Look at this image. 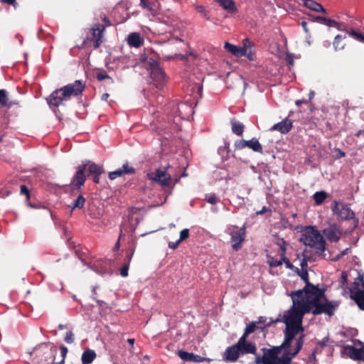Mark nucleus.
Listing matches in <instances>:
<instances>
[{"label": "nucleus", "instance_id": "f257e3e1", "mask_svg": "<svg viewBox=\"0 0 364 364\" xmlns=\"http://www.w3.org/2000/svg\"><path fill=\"white\" fill-rule=\"evenodd\" d=\"M289 296L292 300V306L284 311L280 318L271 320L266 326L272 323L283 322L286 325L284 341L279 346L264 350L265 364H290L292 358L302 348L304 335L301 334L293 344V340L299 333L303 332L302 321L307 313L314 315L325 313L329 316L333 314L336 305L327 301L324 292L306 282L302 289L291 291Z\"/></svg>", "mask_w": 364, "mask_h": 364}, {"label": "nucleus", "instance_id": "f03ea898", "mask_svg": "<svg viewBox=\"0 0 364 364\" xmlns=\"http://www.w3.org/2000/svg\"><path fill=\"white\" fill-rule=\"evenodd\" d=\"M85 84L82 80H76L73 83L68 84L63 87L52 92L48 99L50 105L58 107L63 102L68 101L72 96H77L82 92Z\"/></svg>", "mask_w": 364, "mask_h": 364}, {"label": "nucleus", "instance_id": "7ed1b4c3", "mask_svg": "<svg viewBox=\"0 0 364 364\" xmlns=\"http://www.w3.org/2000/svg\"><path fill=\"white\" fill-rule=\"evenodd\" d=\"M300 241L306 246L314 248L317 253L321 254L326 250L323 235L314 226L306 227L300 236Z\"/></svg>", "mask_w": 364, "mask_h": 364}, {"label": "nucleus", "instance_id": "20e7f679", "mask_svg": "<svg viewBox=\"0 0 364 364\" xmlns=\"http://www.w3.org/2000/svg\"><path fill=\"white\" fill-rule=\"evenodd\" d=\"M228 233L230 235L232 248L238 251L241 247L245 238V228H238L235 225H231L228 228Z\"/></svg>", "mask_w": 364, "mask_h": 364}, {"label": "nucleus", "instance_id": "39448f33", "mask_svg": "<svg viewBox=\"0 0 364 364\" xmlns=\"http://www.w3.org/2000/svg\"><path fill=\"white\" fill-rule=\"evenodd\" d=\"M333 214L342 220L354 219L355 226L358 224V220L355 218L354 212L343 202L334 201L332 206Z\"/></svg>", "mask_w": 364, "mask_h": 364}, {"label": "nucleus", "instance_id": "423d86ee", "mask_svg": "<svg viewBox=\"0 0 364 364\" xmlns=\"http://www.w3.org/2000/svg\"><path fill=\"white\" fill-rule=\"evenodd\" d=\"M350 296L359 308L364 310V281L358 279L354 282V287L350 290Z\"/></svg>", "mask_w": 364, "mask_h": 364}, {"label": "nucleus", "instance_id": "0eeeda50", "mask_svg": "<svg viewBox=\"0 0 364 364\" xmlns=\"http://www.w3.org/2000/svg\"><path fill=\"white\" fill-rule=\"evenodd\" d=\"M150 75L154 80L156 87H161L166 82V76L164 70L161 68L159 63L155 60L149 62Z\"/></svg>", "mask_w": 364, "mask_h": 364}, {"label": "nucleus", "instance_id": "6e6552de", "mask_svg": "<svg viewBox=\"0 0 364 364\" xmlns=\"http://www.w3.org/2000/svg\"><path fill=\"white\" fill-rule=\"evenodd\" d=\"M147 177L150 181L156 182L164 187L168 186L172 179L171 173L163 169H157L154 172L148 173Z\"/></svg>", "mask_w": 364, "mask_h": 364}, {"label": "nucleus", "instance_id": "1a4fd4ad", "mask_svg": "<svg viewBox=\"0 0 364 364\" xmlns=\"http://www.w3.org/2000/svg\"><path fill=\"white\" fill-rule=\"evenodd\" d=\"M344 350L348 355L353 360H364V343L359 341H355L353 346L347 345Z\"/></svg>", "mask_w": 364, "mask_h": 364}, {"label": "nucleus", "instance_id": "9d476101", "mask_svg": "<svg viewBox=\"0 0 364 364\" xmlns=\"http://www.w3.org/2000/svg\"><path fill=\"white\" fill-rule=\"evenodd\" d=\"M242 343L241 341L238 340L237 343L228 347L223 353V360L226 362L231 363L237 361L239 357L242 355L241 351L240 350V346H241Z\"/></svg>", "mask_w": 364, "mask_h": 364}, {"label": "nucleus", "instance_id": "9b49d317", "mask_svg": "<svg viewBox=\"0 0 364 364\" xmlns=\"http://www.w3.org/2000/svg\"><path fill=\"white\" fill-rule=\"evenodd\" d=\"M326 238L331 242H336L339 240L341 231L336 226H330L323 231Z\"/></svg>", "mask_w": 364, "mask_h": 364}, {"label": "nucleus", "instance_id": "f8f14e48", "mask_svg": "<svg viewBox=\"0 0 364 364\" xmlns=\"http://www.w3.org/2000/svg\"><path fill=\"white\" fill-rule=\"evenodd\" d=\"M135 169L134 167L131 166L128 163L123 164L122 167L112 171L109 173V178L111 180L116 179L118 177H121L124 174H132L134 173Z\"/></svg>", "mask_w": 364, "mask_h": 364}, {"label": "nucleus", "instance_id": "ddd939ff", "mask_svg": "<svg viewBox=\"0 0 364 364\" xmlns=\"http://www.w3.org/2000/svg\"><path fill=\"white\" fill-rule=\"evenodd\" d=\"M292 128V122L290 119H285L282 122L275 124L270 128V131H278L281 134H287Z\"/></svg>", "mask_w": 364, "mask_h": 364}, {"label": "nucleus", "instance_id": "4468645a", "mask_svg": "<svg viewBox=\"0 0 364 364\" xmlns=\"http://www.w3.org/2000/svg\"><path fill=\"white\" fill-rule=\"evenodd\" d=\"M127 41L131 47L139 48L144 43V38L139 33L134 32L128 36Z\"/></svg>", "mask_w": 364, "mask_h": 364}, {"label": "nucleus", "instance_id": "2eb2a0df", "mask_svg": "<svg viewBox=\"0 0 364 364\" xmlns=\"http://www.w3.org/2000/svg\"><path fill=\"white\" fill-rule=\"evenodd\" d=\"M242 56H246L249 60H254L255 59V53L252 48L251 42L248 39L243 41Z\"/></svg>", "mask_w": 364, "mask_h": 364}, {"label": "nucleus", "instance_id": "dca6fc26", "mask_svg": "<svg viewBox=\"0 0 364 364\" xmlns=\"http://www.w3.org/2000/svg\"><path fill=\"white\" fill-rule=\"evenodd\" d=\"M304 5L316 12L326 14V10L319 3L313 0H303Z\"/></svg>", "mask_w": 364, "mask_h": 364}, {"label": "nucleus", "instance_id": "f3484780", "mask_svg": "<svg viewBox=\"0 0 364 364\" xmlns=\"http://www.w3.org/2000/svg\"><path fill=\"white\" fill-rule=\"evenodd\" d=\"M241 346H240V350L241 351V354H256L257 348L255 345L252 342H247L246 339H244Z\"/></svg>", "mask_w": 364, "mask_h": 364}, {"label": "nucleus", "instance_id": "a211bd4d", "mask_svg": "<svg viewBox=\"0 0 364 364\" xmlns=\"http://www.w3.org/2000/svg\"><path fill=\"white\" fill-rule=\"evenodd\" d=\"M82 168H84V171L87 169L89 175H100L102 173V168L100 166H98L94 163H91L88 161L87 164H84Z\"/></svg>", "mask_w": 364, "mask_h": 364}, {"label": "nucleus", "instance_id": "6ab92c4d", "mask_svg": "<svg viewBox=\"0 0 364 364\" xmlns=\"http://www.w3.org/2000/svg\"><path fill=\"white\" fill-rule=\"evenodd\" d=\"M85 181V175L84 168L80 167L73 179V185L75 186H81Z\"/></svg>", "mask_w": 364, "mask_h": 364}, {"label": "nucleus", "instance_id": "aec40b11", "mask_svg": "<svg viewBox=\"0 0 364 364\" xmlns=\"http://www.w3.org/2000/svg\"><path fill=\"white\" fill-rule=\"evenodd\" d=\"M216 1L223 9L233 13L237 11L235 2L232 0H214Z\"/></svg>", "mask_w": 364, "mask_h": 364}, {"label": "nucleus", "instance_id": "412c9836", "mask_svg": "<svg viewBox=\"0 0 364 364\" xmlns=\"http://www.w3.org/2000/svg\"><path fill=\"white\" fill-rule=\"evenodd\" d=\"M96 358V353L95 350L91 349L85 350L81 357V360L83 364H90Z\"/></svg>", "mask_w": 364, "mask_h": 364}, {"label": "nucleus", "instance_id": "4be33fe9", "mask_svg": "<svg viewBox=\"0 0 364 364\" xmlns=\"http://www.w3.org/2000/svg\"><path fill=\"white\" fill-rule=\"evenodd\" d=\"M103 28L100 26H96L92 28V38L95 41V48H97L101 43V38L102 36Z\"/></svg>", "mask_w": 364, "mask_h": 364}, {"label": "nucleus", "instance_id": "5701e85b", "mask_svg": "<svg viewBox=\"0 0 364 364\" xmlns=\"http://www.w3.org/2000/svg\"><path fill=\"white\" fill-rule=\"evenodd\" d=\"M225 48L236 57H242V47H239L226 42Z\"/></svg>", "mask_w": 364, "mask_h": 364}, {"label": "nucleus", "instance_id": "b1692460", "mask_svg": "<svg viewBox=\"0 0 364 364\" xmlns=\"http://www.w3.org/2000/svg\"><path fill=\"white\" fill-rule=\"evenodd\" d=\"M247 147L251 149L255 152L262 153V146L259 141L252 138V139L247 141Z\"/></svg>", "mask_w": 364, "mask_h": 364}, {"label": "nucleus", "instance_id": "393cba45", "mask_svg": "<svg viewBox=\"0 0 364 364\" xmlns=\"http://www.w3.org/2000/svg\"><path fill=\"white\" fill-rule=\"evenodd\" d=\"M85 203V198L82 196L80 195L70 205H69V208H70L72 210L75 209H81L83 208Z\"/></svg>", "mask_w": 364, "mask_h": 364}, {"label": "nucleus", "instance_id": "a878e982", "mask_svg": "<svg viewBox=\"0 0 364 364\" xmlns=\"http://www.w3.org/2000/svg\"><path fill=\"white\" fill-rule=\"evenodd\" d=\"M140 6L150 11H154L157 8V3L155 0H140Z\"/></svg>", "mask_w": 364, "mask_h": 364}, {"label": "nucleus", "instance_id": "bb28decb", "mask_svg": "<svg viewBox=\"0 0 364 364\" xmlns=\"http://www.w3.org/2000/svg\"><path fill=\"white\" fill-rule=\"evenodd\" d=\"M257 326V322H252L249 325L247 326V327L245 329V332L243 335L239 338V340L241 341V342H243L244 339H247V337L255 331Z\"/></svg>", "mask_w": 364, "mask_h": 364}, {"label": "nucleus", "instance_id": "cd10ccee", "mask_svg": "<svg viewBox=\"0 0 364 364\" xmlns=\"http://www.w3.org/2000/svg\"><path fill=\"white\" fill-rule=\"evenodd\" d=\"M11 103H9L8 92L5 90H0V107H11Z\"/></svg>", "mask_w": 364, "mask_h": 364}, {"label": "nucleus", "instance_id": "c85d7f7f", "mask_svg": "<svg viewBox=\"0 0 364 364\" xmlns=\"http://www.w3.org/2000/svg\"><path fill=\"white\" fill-rule=\"evenodd\" d=\"M316 21L321 23L325 24L328 27H337L338 26V23L334 20H331L325 17L318 16Z\"/></svg>", "mask_w": 364, "mask_h": 364}, {"label": "nucleus", "instance_id": "c756f323", "mask_svg": "<svg viewBox=\"0 0 364 364\" xmlns=\"http://www.w3.org/2000/svg\"><path fill=\"white\" fill-rule=\"evenodd\" d=\"M326 196L327 195L325 191H317L314 194L313 198L316 204L320 205L324 201Z\"/></svg>", "mask_w": 364, "mask_h": 364}, {"label": "nucleus", "instance_id": "7c9ffc66", "mask_svg": "<svg viewBox=\"0 0 364 364\" xmlns=\"http://www.w3.org/2000/svg\"><path fill=\"white\" fill-rule=\"evenodd\" d=\"M244 126L238 122H232V131L234 134L241 136L243 133Z\"/></svg>", "mask_w": 364, "mask_h": 364}, {"label": "nucleus", "instance_id": "2f4dec72", "mask_svg": "<svg viewBox=\"0 0 364 364\" xmlns=\"http://www.w3.org/2000/svg\"><path fill=\"white\" fill-rule=\"evenodd\" d=\"M91 269L99 274H105L108 272L106 267H104L100 262L98 264H94Z\"/></svg>", "mask_w": 364, "mask_h": 364}, {"label": "nucleus", "instance_id": "473e14b6", "mask_svg": "<svg viewBox=\"0 0 364 364\" xmlns=\"http://www.w3.org/2000/svg\"><path fill=\"white\" fill-rule=\"evenodd\" d=\"M345 37L342 36L341 35H337L335 37L334 41H333V47L336 50L343 49L344 48V45L341 44V41Z\"/></svg>", "mask_w": 364, "mask_h": 364}, {"label": "nucleus", "instance_id": "72a5a7b5", "mask_svg": "<svg viewBox=\"0 0 364 364\" xmlns=\"http://www.w3.org/2000/svg\"><path fill=\"white\" fill-rule=\"evenodd\" d=\"M348 35L353 38L355 40L364 43V34L358 33L354 30H351L348 32Z\"/></svg>", "mask_w": 364, "mask_h": 364}, {"label": "nucleus", "instance_id": "f704fd0d", "mask_svg": "<svg viewBox=\"0 0 364 364\" xmlns=\"http://www.w3.org/2000/svg\"><path fill=\"white\" fill-rule=\"evenodd\" d=\"M180 358L184 361H191L193 353H188L186 351L179 350L178 353Z\"/></svg>", "mask_w": 364, "mask_h": 364}, {"label": "nucleus", "instance_id": "c9c22d12", "mask_svg": "<svg viewBox=\"0 0 364 364\" xmlns=\"http://www.w3.org/2000/svg\"><path fill=\"white\" fill-rule=\"evenodd\" d=\"M64 340L68 344L73 343L75 340L73 333L71 331H67Z\"/></svg>", "mask_w": 364, "mask_h": 364}, {"label": "nucleus", "instance_id": "e433bc0d", "mask_svg": "<svg viewBox=\"0 0 364 364\" xmlns=\"http://www.w3.org/2000/svg\"><path fill=\"white\" fill-rule=\"evenodd\" d=\"M234 146L237 149H242L247 147V141L244 139L237 140L235 142Z\"/></svg>", "mask_w": 364, "mask_h": 364}, {"label": "nucleus", "instance_id": "4c0bfd02", "mask_svg": "<svg viewBox=\"0 0 364 364\" xmlns=\"http://www.w3.org/2000/svg\"><path fill=\"white\" fill-rule=\"evenodd\" d=\"M189 236V230L186 228L181 231L180 232V238L178 240L180 242L183 240L187 239Z\"/></svg>", "mask_w": 364, "mask_h": 364}, {"label": "nucleus", "instance_id": "58836bf2", "mask_svg": "<svg viewBox=\"0 0 364 364\" xmlns=\"http://www.w3.org/2000/svg\"><path fill=\"white\" fill-rule=\"evenodd\" d=\"M60 352L62 355V360L57 364H64L65 356L68 353V348L64 346H60Z\"/></svg>", "mask_w": 364, "mask_h": 364}, {"label": "nucleus", "instance_id": "ea45409f", "mask_svg": "<svg viewBox=\"0 0 364 364\" xmlns=\"http://www.w3.org/2000/svg\"><path fill=\"white\" fill-rule=\"evenodd\" d=\"M205 200H207L208 203H209L210 204H215L218 201V200L215 194H211L210 196H208L205 198Z\"/></svg>", "mask_w": 364, "mask_h": 364}, {"label": "nucleus", "instance_id": "a19ab883", "mask_svg": "<svg viewBox=\"0 0 364 364\" xmlns=\"http://www.w3.org/2000/svg\"><path fill=\"white\" fill-rule=\"evenodd\" d=\"M196 9L197 10V11L198 13H200L203 16H205V17L207 16L208 12L206 11L205 8L203 6H202V5H197L196 6Z\"/></svg>", "mask_w": 364, "mask_h": 364}, {"label": "nucleus", "instance_id": "79ce46f5", "mask_svg": "<svg viewBox=\"0 0 364 364\" xmlns=\"http://www.w3.org/2000/svg\"><path fill=\"white\" fill-rule=\"evenodd\" d=\"M350 252V248H346L342 252H341L339 254H338L334 258L333 260H338L341 259L343 256L347 255Z\"/></svg>", "mask_w": 364, "mask_h": 364}, {"label": "nucleus", "instance_id": "37998d69", "mask_svg": "<svg viewBox=\"0 0 364 364\" xmlns=\"http://www.w3.org/2000/svg\"><path fill=\"white\" fill-rule=\"evenodd\" d=\"M191 361L194 362V363H201L203 361V358L198 355H196V354L193 353Z\"/></svg>", "mask_w": 364, "mask_h": 364}, {"label": "nucleus", "instance_id": "c03bdc74", "mask_svg": "<svg viewBox=\"0 0 364 364\" xmlns=\"http://www.w3.org/2000/svg\"><path fill=\"white\" fill-rule=\"evenodd\" d=\"M269 263L271 267H278L282 264V260L272 259Z\"/></svg>", "mask_w": 364, "mask_h": 364}, {"label": "nucleus", "instance_id": "a18cd8bd", "mask_svg": "<svg viewBox=\"0 0 364 364\" xmlns=\"http://www.w3.org/2000/svg\"><path fill=\"white\" fill-rule=\"evenodd\" d=\"M128 269H129V264H125L124 267H122V268L121 269V271H120V274L125 277L128 275Z\"/></svg>", "mask_w": 364, "mask_h": 364}, {"label": "nucleus", "instance_id": "49530a36", "mask_svg": "<svg viewBox=\"0 0 364 364\" xmlns=\"http://www.w3.org/2000/svg\"><path fill=\"white\" fill-rule=\"evenodd\" d=\"M255 363L256 364H265V360H264V353L262 357L260 356H256L255 358Z\"/></svg>", "mask_w": 364, "mask_h": 364}, {"label": "nucleus", "instance_id": "de8ad7c7", "mask_svg": "<svg viewBox=\"0 0 364 364\" xmlns=\"http://www.w3.org/2000/svg\"><path fill=\"white\" fill-rule=\"evenodd\" d=\"M21 193L25 194L28 198L29 197V191L26 186H21Z\"/></svg>", "mask_w": 364, "mask_h": 364}, {"label": "nucleus", "instance_id": "09e8293b", "mask_svg": "<svg viewBox=\"0 0 364 364\" xmlns=\"http://www.w3.org/2000/svg\"><path fill=\"white\" fill-rule=\"evenodd\" d=\"M180 243H181V242H180L178 240H177V241H176V242H170L168 243V247H169L170 248H171V249H173V250H174V249H176V248L178 247V245Z\"/></svg>", "mask_w": 364, "mask_h": 364}, {"label": "nucleus", "instance_id": "8fccbe9b", "mask_svg": "<svg viewBox=\"0 0 364 364\" xmlns=\"http://www.w3.org/2000/svg\"><path fill=\"white\" fill-rule=\"evenodd\" d=\"M186 108H188V105L185 103H181L179 105H178V110L179 112H181L182 110H183L184 109ZM189 109L191 110V108L189 107Z\"/></svg>", "mask_w": 364, "mask_h": 364}, {"label": "nucleus", "instance_id": "3c124183", "mask_svg": "<svg viewBox=\"0 0 364 364\" xmlns=\"http://www.w3.org/2000/svg\"><path fill=\"white\" fill-rule=\"evenodd\" d=\"M267 318L264 317V316H260L259 317L257 321V324L258 323H265L267 322Z\"/></svg>", "mask_w": 364, "mask_h": 364}, {"label": "nucleus", "instance_id": "603ef678", "mask_svg": "<svg viewBox=\"0 0 364 364\" xmlns=\"http://www.w3.org/2000/svg\"><path fill=\"white\" fill-rule=\"evenodd\" d=\"M282 261L286 264V265L288 268H290V269L291 268L292 265L287 258L284 257Z\"/></svg>", "mask_w": 364, "mask_h": 364}, {"label": "nucleus", "instance_id": "864d4df0", "mask_svg": "<svg viewBox=\"0 0 364 364\" xmlns=\"http://www.w3.org/2000/svg\"><path fill=\"white\" fill-rule=\"evenodd\" d=\"M301 269L304 270L307 267V262L305 259H304L301 262Z\"/></svg>", "mask_w": 364, "mask_h": 364}, {"label": "nucleus", "instance_id": "5fc2aeb1", "mask_svg": "<svg viewBox=\"0 0 364 364\" xmlns=\"http://www.w3.org/2000/svg\"><path fill=\"white\" fill-rule=\"evenodd\" d=\"M106 77H108V75H104V74L97 75V79L100 80H102L105 79Z\"/></svg>", "mask_w": 364, "mask_h": 364}, {"label": "nucleus", "instance_id": "6e6d98bb", "mask_svg": "<svg viewBox=\"0 0 364 364\" xmlns=\"http://www.w3.org/2000/svg\"><path fill=\"white\" fill-rule=\"evenodd\" d=\"M287 60H288V62H289V63L290 65H293L294 60H293V58H292V56H291V55H288L287 56Z\"/></svg>", "mask_w": 364, "mask_h": 364}, {"label": "nucleus", "instance_id": "4d7b16f0", "mask_svg": "<svg viewBox=\"0 0 364 364\" xmlns=\"http://www.w3.org/2000/svg\"><path fill=\"white\" fill-rule=\"evenodd\" d=\"M267 211V208L266 207H263L262 209L259 211L257 212V215H262Z\"/></svg>", "mask_w": 364, "mask_h": 364}, {"label": "nucleus", "instance_id": "13d9d810", "mask_svg": "<svg viewBox=\"0 0 364 364\" xmlns=\"http://www.w3.org/2000/svg\"><path fill=\"white\" fill-rule=\"evenodd\" d=\"M1 1L13 5V4H14L16 0H1Z\"/></svg>", "mask_w": 364, "mask_h": 364}, {"label": "nucleus", "instance_id": "bf43d9fd", "mask_svg": "<svg viewBox=\"0 0 364 364\" xmlns=\"http://www.w3.org/2000/svg\"><path fill=\"white\" fill-rule=\"evenodd\" d=\"M99 176L100 175H92L93 176V181L95 182V183H99V181H100V178H99Z\"/></svg>", "mask_w": 364, "mask_h": 364}, {"label": "nucleus", "instance_id": "052dcab7", "mask_svg": "<svg viewBox=\"0 0 364 364\" xmlns=\"http://www.w3.org/2000/svg\"><path fill=\"white\" fill-rule=\"evenodd\" d=\"M119 239L117 240V242H116V244L114 245V247L113 248V250L114 251L117 250L119 248Z\"/></svg>", "mask_w": 364, "mask_h": 364}, {"label": "nucleus", "instance_id": "680f3d73", "mask_svg": "<svg viewBox=\"0 0 364 364\" xmlns=\"http://www.w3.org/2000/svg\"><path fill=\"white\" fill-rule=\"evenodd\" d=\"M108 97H109V94H107V93H105V94H103L102 95V100H105L106 101L108 99Z\"/></svg>", "mask_w": 364, "mask_h": 364}, {"label": "nucleus", "instance_id": "e2e57ef3", "mask_svg": "<svg viewBox=\"0 0 364 364\" xmlns=\"http://www.w3.org/2000/svg\"><path fill=\"white\" fill-rule=\"evenodd\" d=\"M307 277H308L307 272H306V271H305V272L303 273V274L301 275V278H302L304 280H306Z\"/></svg>", "mask_w": 364, "mask_h": 364}, {"label": "nucleus", "instance_id": "0e129e2a", "mask_svg": "<svg viewBox=\"0 0 364 364\" xmlns=\"http://www.w3.org/2000/svg\"><path fill=\"white\" fill-rule=\"evenodd\" d=\"M301 24H302V26H303V28H304V31L307 33V32H308V29H307V28H306V22L303 21V22L301 23Z\"/></svg>", "mask_w": 364, "mask_h": 364}, {"label": "nucleus", "instance_id": "69168bd1", "mask_svg": "<svg viewBox=\"0 0 364 364\" xmlns=\"http://www.w3.org/2000/svg\"><path fill=\"white\" fill-rule=\"evenodd\" d=\"M127 342H128L130 345L133 346V345H134V338H129V339L127 340Z\"/></svg>", "mask_w": 364, "mask_h": 364}, {"label": "nucleus", "instance_id": "338daca9", "mask_svg": "<svg viewBox=\"0 0 364 364\" xmlns=\"http://www.w3.org/2000/svg\"><path fill=\"white\" fill-rule=\"evenodd\" d=\"M314 91H310L309 92V99L311 100L314 97Z\"/></svg>", "mask_w": 364, "mask_h": 364}, {"label": "nucleus", "instance_id": "774afa93", "mask_svg": "<svg viewBox=\"0 0 364 364\" xmlns=\"http://www.w3.org/2000/svg\"><path fill=\"white\" fill-rule=\"evenodd\" d=\"M341 277L344 281H346L347 279L346 274L345 272H342Z\"/></svg>", "mask_w": 364, "mask_h": 364}]
</instances>
